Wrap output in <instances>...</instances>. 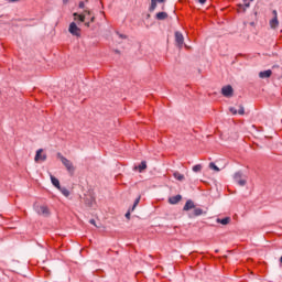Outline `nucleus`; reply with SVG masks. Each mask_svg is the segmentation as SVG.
Segmentation results:
<instances>
[{"label":"nucleus","mask_w":282,"mask_h":282,"mask_svg":"<svg viewBox=\"0 0 282 282\" xmlns=\"http://www.w3.org/2000/svg\"><path fill=\"white\" fill-rule=\"evenodd\" d=\"M57 160H61L62 164L65 166L68 173H74L76 171V167H74V163H72V161L65 158L61 152L57 153Z\"/></svg>","instance_id":"1"},{"label":"nucleus","mask_w":282,"mask_h":282,"mask_svg":"<svg viewBox=\"0 0 282 282\" xmlns=\"http://www.w3.org/2000/svg\"><path fill=\"white\" fill-rule=\"evenodd\" d=\"M68 32H69L73 36H80V28H78V25H76L75 22H72V23L69 24Z\"/></svg>","instance_id":"2"},{"label":"nucleus","mask_w":282,"mask_h":282,"mask_svg":"<svg viewBox=\"0 0 282 282\" xmlns=\"http://www.w3.org/2000/svg\"><path fill=\"white\" fill-rule=\"evenodd\" d=\"M234 180L236 182V184H238L239 186H243L245 184H247L246 178H243V174H241V172H237L234 175Z\"/></svg>","instance_id":"3"},{"label":"nucleus","mask_w":282,"mask_h":282,"mask_svg":"<svg viewBox=\"0 0 282 282\" xmlns=\"http://www.w3.org/2000/svg\"><path fill=\"white\" fill-rule=\"evenodd\" d=\"M45 160H47V154H43V149H39L36 151L34 161L35 162H45Z\"/></svg>","instance_id":"4"},{"label":"nucleus","mask_w":282,"mask_h":282,"mask_svg":"<svg viewBox=\"0 0 282 282\" xmlns=\"http://www.w3.org/2000/svg\"><path fill=\"white\" fill-rule=\"evenodd\" d=\"M221 94H223V96H225V98L232 97V94H234L232 86H230V85L224 86L221 88Z\"/></svg>","instance_id":"5"},{"label":"nucleus","mask_w":282,"mask_h":282,"mask_svg":"<svg viewBox=\"0 0 282 282\" xmlns=\"http://www.w3.org/2000/svg\"><path fill=\"white\" fill-rule=\"evenodd\" d=\"M37 215H43V217H48L50 215V208H47V206L42 205L40 207L35 208Z\"/></svg>","instance_id":"6"},{"label":"nucleus","mask_w":282,"mask_h":282,"mask_svg":"<svg viewBox=\"0 0 282 282\" xmlns=\"http://www.w3.org/2000/svg\"><path fill=\"white\" fill-rule=\"evenodd\" d=\"M175 41H176L178 47H182L184 45V35L181 32H176Z\"/></svg>","instance_id":"7"},{"label":"nucleus","mask_w":282,"mask_h":282,"mask_svg":"<svg viewBox=\"0 0 282 282\" xmlns=\"http://www.w3.org/2000/svg\"><path fill=\"white\" fill-rule=\"evenodd\" d=\"M269 25L272 30H276V28H279V17H273V19L270 20Z\"/></svg>","instance_id":"8"},{"label":"nucleus","mask_w":282,"mask_h":282,"mask_svg":"<svg viewBox=\"0 0 282 282\" xmlns=\"http://www.w3.org/2000/svg\"><path fill=\"white\" fill-rule=\"evenodd\" d=\"M182 202V195L172 196L169 198L170 204H180Z\"/></svg>","instance_id":"9"},{"label":"nucleus","mask_w":282,"mask_h":282,"mask_svg":"<svg viewBox=\"0 0 282 282\" xmlns=\"http://www.w3.org/2000/svg\"><path fill=\"white\" fill-rule=\"evenodd\" d=\"M155 19L158 21H164V20L169 19V13H166V12H159V13H156Z\"/></svg>","instance_id":"10"},{"label":"nucleus","mask_w":282,"mask_h":282,"mask_svg":"<svg viewBox=\"0 0 282 282\" xmlns=\"http://www.w3.org/2000/svg\"><path fill=\"white\" fill-rule=\"evenodd\" d=\"M192 208H195V203H193V200H187L183 207V210H192Z\"/></svg>","instance_id":"11"},{"label":"nucleus","mask_w":282,"mask_h":282,"mask_svg":"<svg viewBox=\"0 0 282 282\" xmlns=\"http://www.w3.org/2000/svg\"><path fill=\"white\" fill-rule=\"evenodd\" d=\"M259 76H260V78H270V76H272V70L268 69V70H264V72H260Z\"/></svg>","instance_id":"12"},{"label":"nucleus","mask_w":282,"mask_h":282,"mask_svg":"<svg viewBox=\"0 0 282 282\" xmlns=\"http://www.w3.org/2000/svg\"><path fill=\"white\" fill-rule=\"evenodd\" d=\"M51 182L55 188H61V182L54 175H51Z\"/></svg>","instance_id":"13"},{"label":"nucleus","mask_w":282,"mask_h":282,"mask_svg":"<svg viewBox=\"0 0 282 282\" xmlns=\"http://www.w3.org/2000/svg\"><path fill=\"white\" fill-rule=\"evenodd\" d=\"M217 224H221L223 226H228V224H230V217L218 218Z\"/></svg>","instance_id":"14"},{"label":"nucleus","mask_w":282,"mask_h":282,"mask_svg":"<svg viewBox=\"0 0 282 282\" xmlns=\"http://www.w3.org/2000/svg\"><path fill=\"white\" fill-rule=\"evenodd\" d=\"M173 177H175L178 182H184V180H185L184 174H182L180 172H174Z\"/></svg>","instance_id":"15"},{"label":"nucleus","mask_w":282,"mask_h":282,"mask_svg":"<svg viewBox=\"0 0 282 282\" xmlns=\"http://www.w3.org/2000/svg\"><path fill=\"white\" fill-rule=\"evenodd\" d=\"M73 17H75V21H80V23H85V14L74 13Z\"/></svg>","instance_id":"16"},{"label":"nucleus","mask_w":282,"mask_h":282,"mask_svg":"<svg viewBox=\"0 0 282 282\" xmlns=\"http://www.w3.org/2000/svg\"><path fill=\"white\" fill-rule=\"evenodd\" d=\"M58 191H61L64 197H69V189H67V187H59Z\"/></svg>","instance_id":"17"},{"label":"nucleus","mask_w":282,"mask_h":282,"mask_svg":"<svg viewBox=\"0 0 282 282\" xmlns=\"http://www.w3.org/2000/svg\"><path fill=\"white\" fill-rule=\"evenodd\" d=\"M147 169V161H142L141 164H139L138 170L139 173H142V171H145Z\"/></svg>","instance_id":"18"},{"label":"nucleus","mask_w":282,"mask_h":282,"mask_svg":"<svg viewBox=\"0 0 282 282\" xmlns=\"http://www.w3.org/2000/svg\"><path fill=\"white\" fill-rule=\"evenodd\" d=\"M199 215H204V209L195 208L194 209V217H199Z\"/></svg>","instance_id":"19"},{"label":"nucleus","mask_w":282,"mask_h":282,"mask_svg":"<svg viewBox=\"0 0 282 282\" xmlns=\"http://www.w3.org/2000/svg\"><path fill=\"white\" fill-rule=\"evenodd\" d=\"M155 8H158V2L155 0H151L150 12H154Z\"/></svg>","instance_id":"20"},{"label":"nucleus","mask_w":282,"mask_h":282,"mask_svg":"<svg viewBox=\"0 0 282 282\" xmlns=\"http://www.w3.org/2000/svg\"><path fill=\"white\" fill-rule=\"evenodd\" d=\"M192 170L194 171V173H199L202 171V164L194 165Z\"/></svg>","instance_id":"21"},{"label":"nucleus","mask_w":282,"mask_h":282,"mask_svg":"<svg viewBox=\"0 0 282 282\" xmlns=\"http://www.w3.org/2000/svg\"><path fill=\"white\" fill-rule=\"evenodd\" d=\"M140 199H141L140 196H139L138 198H135V200H134V203H133V206H132V208H131V212H134V210H135L138 204H140Z\"/></svg>","instance_id":"22"},{"label":"nucleus","mask_w":282,"mask_h":282,"mask_svg":"<svg viewBox=\"0 0 282 282\" xmlns=\"http://www.w3.org/2000/svg\"><path fill=\"white\" fill-rule=\"evenodd\" d=\"M209 169L213 171L219 172V169L215 165V163H209Z\"/></svg>","instance_id":"23"},{"label":"nucleus","mask_w":282,"mask_h":282,"mask_svg":"<svg viewBox=\"0 0 282 282\" xmlns=\"http://www.w3.org/2000/svg\"><path fill=\"white\" fill-rule=\"evenodd\" d=\"M238 113H239V116H243V113H246V110L242 106L239 107Z\"/></svg>","instance_id":"24"},{"label":"nucleus","mask_w":282,"mask_h":282,"mask_svg":"<svg viewBox=\"0 0 282 282\" xmlns=\"http://www.w3.org/2000/svg\"><path fill=\"white\" fill-rule=\"evenodd\" d=\"M230 113H232V116H237L238 110L236 108H230L229 109Z\"/></svg>","instance_id":"25"},{"label":"nucleus","mask_w":282,"mask_h":282,"mask_svg":"<svg viewBox=\"0 0 282 282\" xmlns=\"http://www.w3.org/2000/svg\"><path fill=\"white\" fill-rule=\"evenodd\" d=\"M131 213H132L131 209L126 213V218L127 219H131Z\"/></svg>","instance_id":"26"},{"label":"nucleus","mask_w":282,"mask_h":282,"mask_svg":"<svg viewBox=\"0 0 282 282\" xmlns=\"http://www.w3.org/2000/svg\"><path fill=\"white\" fill-rule=\"evenodd\" d=\"M89 224H91L93 226H96V220L95 219H90Z\"/></svg>","instance_id":"27"},{"label":"nucleus","mask_w":282,"mask_h":282,"mask_svg":"<svg viewBox=\"0 0 282 282\" xmlns=\"http://www.w3.org/2000/svg\"><path fill=\"white\" fill-rule=\"evenodd\" d=\"M79 8L80 9L85 8V2H79Z\"/></svg>","instance_id":"28"},{"label":"nucleus","mask_w":282,"mask_h":282,"mask_svg":"<svg viewBox=\"0 0 282 282\" xmlns=\"http://www.w3.org/2000/svg\"><path fill=\"white\" fill-rule=\"evenodd\" d=\"M84 12H85V14H87L88 17L91 14V11H89V10H85Z\"/></svg>","instance_id":"29"},{"label":"nucleus","mask_w":282,"mask_h":282,"mask_svg":"<svg viewBox=\"0 0 282 282\" xmlns=\"http://www.w3.org/2000/svg\"><path fill=\"white\" fill-rule=\"evenodd\" d=\"M272 14H273V17H279L276 10H273V11H272Z\"/></svg>","instance_id":"30"},{"label":"nucleus","mask_w":282,"mask_h":282,"mask_svg":"<svg viewBox=\"0 0 282 282\" xmlns=\"http://www.w3.org/2000/svg\"><path fill=\"white\" fill-rule=\"evenodd\" d=\"M198 3H202V6H204V3H206V0H197Z\"/></svg>","instance_id":"31"},{"label":"nucleus","mask_w":282,"mask_h":282,"mask_svg":"<svg viewBox=\"0 0 282 282\" xmlns=\"http://www.w3.org/2000/svg\"><path fill=\"white\" fill-rule=\"evenodd\" d=\"M156 3H164V0H154Z\"/></svg>","instance_id":"32"},{"label":"nucleus","mask_w":282,"mask_h":282,"mask_svg":"<svg viewBox=\"0 0 282 282\" xmlns=\"http://www.w3.org/2000/svg\"><path fill=\"white\" fill-rule=\"evenodd\" d=\"M95 21H96L95 17L90 18V23H94Z\"/></svg>","instance_id":"33"},{"label":"nucleus","mask_w":282,"mask_h":282,"mask_svg":"<svg viewBox=\"0 0 282 282\" xmlns=\"http://www.w3.org/2000/svg\"><path fill=\"white\" fill-rule=\"evenodd\" d=\"M85 25H86V28H89V22H86Z\"/></svg>","instance_id":"34"},{"label":"nucleus","mask_w":282,"mask_h":282,"mask_svg":"<svg viewBox=\"0 0 282 282\" xmlns=\"http://www.w3.org/2000/svg\"><path fill=\"white\" fill-rule=\"evenodd\" d=\"M246 8H250V3H246Z\"/></svg>","instance_id":"35"},{"label":"nucleus","mask_w":282,"mask_h":282,"mask_svg":"<svg viewBox=\"0 0 282 282\" xmlns=\"http://www.w3.org/2000/svg\"><path fill=\"white\" fill-rule=\"evenodd\" d=\"M67 1H69V0H63V3H67Z\"/></svg>","instance_id":"36"},{"label":"nucleus","mask_w":282,"mask_h":282,"mask_svg":"<svg viewBox=\"0 0 282 282\" xmlns=\"http://www.w3.org/2000/svg\"><path fill=\"white\" fill-rule=\"evenodd\" d=\"M120 37H121V39H126V36H123V35H120Z\"/></svg>","instance_id":"37"},{"label":"nucleus","mask_w":282,"mask_h":282,"mask_svg":"<svg viewBox=\"0 0 282 282\" xmlns=\"http://www.w3.org/2000/svg\"><path fill=\"white\" fill-rule=\"evenodd\" d=\"M11 1H19V0H11Z\"/></svg>","instance_id":"38"}]
</instances>
